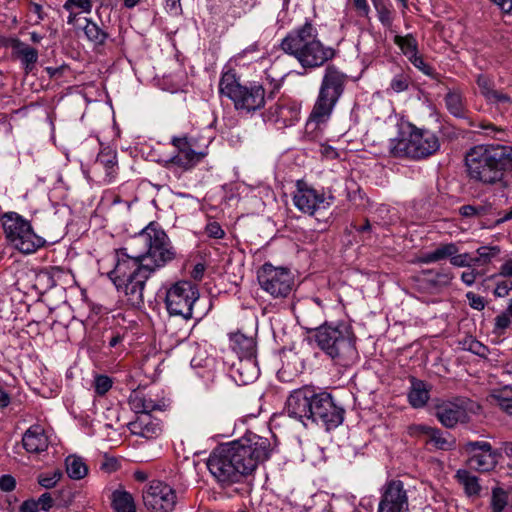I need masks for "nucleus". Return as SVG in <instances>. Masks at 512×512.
I'll use <instances>...</instances> for the list:
<instances>
[{
    "label": "nucleus",
    "instance_id": "nucleus-1",
    "mask_svg": "<svg viewBox=\"0 0 512 512\" xmlns=\"http://www.w3.org/2000/svg\"><path fill=\"white\" fill-rule=\"evenodd\" d=\"M176 251L164 230L150 223L129 247L116 250V264L108 276L117 291L123 292L125 301L133 308L144 304L147 280L158 269L174 260Z\"/></svg>",
    "mask_w": 512,
    "mask_h": 512
},
{
    "label": "nucleus",
    "instance_id": "nucleus-2",
    "mask_svg": "<svg viewBox=\"0 0 512 512\" xmlns=\"http://www.w3.org/2000/svg\"><path fill=\"white\" fill-rule=\"evenodd\" d=\"M271 452L269 439L248 433L239 440L215 448L207 460V467L221 486H230L251 475L259 464L270 458Z\"/></svg>",
    "mask_w": 512,
    "mask_h": 512
},
{
    "label": "nucleus",
    "instance_id": "nucleus-3",
    "mask_svg": "<svg viewBox=\"0 0 512 512\" xmlns=\"http://www.w3.org/2000/svg\"><path fill=\"white\" fill-rule=\"evenodd\" d=\"M289 417L304 423V419L323 425L327 430L338 427L344 420V409L338 406L332 395L317 393L311 387L294 390L286 401Z\"/></svg>",
    "mask_w": 512,
    "mask_h": 512
},
{
    "label": "nucleus",
    "instance_id": "nucleus-4",
    "mask_svg": "<svg viewBox=\"0 0 512 512\" xmlns=\"http://www.w3.org/2000/svg\"><path fill=\"white\" fill-rule=\"evenodd\" d=\"M466 175L474 183L493 185L501 182L512 164V146L482 144L471 147L464 157Z\"/></svg>",
    "mask_w": 512,
    "mask_h": 512
},
{
    "label": "nucleus",
    "instance_id": "nucleus-5",
    "mask_svg": "<svg viewBox=\"0 0 512 512\" xmlns=\"http://www.w3.org/2000/svg\"><path fill=\"white\" fill-rule=\"evenodd\" d=\"M281 49L294 56L304 68H316L334 57L335 51L317 39L314 26L306 22L289 33L281 42Z\"/></svg>",
    "mask_w": 512,
    "mask_h": 512
},
{
    "label": "nucleus",
    "instance_id": "nucleus-6",
    "mask_svg": "<svg viewBox=\"0 0 512 512\" xmlns=\"http://www.w3.org/2000/svg\"><path fill=\"white\" fill-rule=\"evenodd\" d=\"M308 329L315 331L313 337L317 346L336 364L346 367L357 359L355 336L347 328L322 324Z\"/></svg>",
    "mask_w": 512,
    "mask_h": 512
},
{
    "label": "nucleus",
    "instance_id": "nucleus-7",
    "mask_svg": "<svg viewBox=\"0 0 512 512\" xmlns=\"http://www.w3.org/2000/svg\"><path fill=\"white\" fill-rule=\"evenodd\" d=\"M347 76L334 65H328L321 82L316 103L310 113L307 127L324 123L331 115L344 92Z\"/></svg>",
    "mask_w": 512,
    "mask_h": 512
},
{
    "label": "nucleus",
    "instance_id": "nucleus-8",
    "mask_svg": "<svg viewBox=\"0 0 512 512\" xmlns=\"http://www.w3.org/2000/svg\"><path fill=\"white\" fill-rule=\"evenodd\" d=\"M390 152L395 157L420 160L434 155L440 148L438 136L426 128L408 124V133L401 139L390 141Z\"/></svg>",
    "mask_w": 512,
    "mask_h": 512
},
{
    "label": "nucleus",
    "instance_id": "nucleus-9",
    "mask_svg": "<svg viewBox=\"0 0 512 512\" xmlns=\"http://www.w3.org/2000/svg\"><path fill=\"white\" fill-rule=\"evenodd\" d=\"M219 91L234 103L237 110L253 112L261 109L265 104V90L262 85H241L235 73H223L219 82Z\"/></svg>",
    "mask_w": 512,
    "mask_h": 512
},
{
    "label": "nucleus",
    "instance_id": "nucleus-10",
    "mask_svg": "<svg viewBox=\"0 0 512 512\" xmlns=\"http://www.w3.org/2000/svg\"><path fill=\"white\" fill-rule=\"evenodd\" d=\"M2 225L8 241L24 254L34 253L46 243L33 231L30 222L16 212L5 213Z\"/></svg>",
    "mask_w": 512,
    "mask_h": 512
},
{
    "label": "nucleus",
    "instance_id": "nucleus-11",
    "mask_svg": "<svg viewBox=\"0 0 512 512\" xmlns=\"http://www.w3.org/2000/svg\"><path fill=\"white\" fill-rule=\"evenodd\" d=\"M199 298V291L190 281H178L166 292L165 304L171 316L192 318L193 305Z\"/></svg>",
    "mask_w": 512,
    "mask_h": 512
},
{
    "label": "nucleus",
    "instance_id": "nucleus-12",
    "mask_svg": "<svg viewBox=\"0 0 512 512\" xmlns=\"http://www.w3.org/2000/svg\"><path fill=\"white\" fill-rule=\"evenodd\" d=\"M260 287L275 298H285L292 291L294 280L287 268L265 263L257 273Z\"/></svg>",
    "mask_w": 512,
    "mask_h": 512
},
{
    "label": "nucleus",
    "instance_id": "nucleus-13",
    "mask_svg": "<svg viewBox=\"0 0 512 512\" xmlns=\"http://www.w3.org/2000/svg\"><path fill=\"white\" fill-rule=\"evenodd\" d=\"M334 201V196H325L304 180H298L296 191L293 195V203L304 214L314 216L321 211L329 210Z\"/></svg>",
    "mask_w": 512,
    "mask_h": 512
},
{
    "label": "nucleus",
    "instance_id": "nucleus-14",
    "mask_svg": "<svg viewBox=\"0 0 512 512\" xmlns=\"http://www.w3.org/2000/svg\"><path fill=\"white\" fill-rule=\"evenodd\" d=\"M143 502L150 512H172L178 497L170 485L160 480H153L143 491Z\"/></svg>",
    "mask_w": 512,
    "mask_h": 512
},
{
    "label": "nucleus",
    "instance_id": "nucleus-15",
    "mask_svg": "<svg viewBox=\"0 0 512 512\" xmlns=\"http://www.w3.org/2000/svg\"><path fill=\"white\" fill-rule=\"evenodd\" d=\"M470 403L466 398L441 401L435 405V416L444 427L452 429L457 424L469 422Z\"/></svg>",
    "mask_w": 512,
    "mask_h": 512
},
{
    "label": "nucleus",
    "instance_id": "nucleus-16",
    "mask_svg": "<svg viewBox=\"0 0 512 512\" xmlns=\"http://www.w3.org/2000/svg\"><path fill=\"white\" fill-rule=\"evenodd\" d=\"M463 450L468 455L467 465L479 472L492 470L498 462V454L491 444L486 441H468L463 444Z\"/></svg>",
    "mask_w": 512,
    "mask_h": 512
},
{
    "label": "nucleus",
    "instance_id": "nucleus-17",
    "mask_svg": "<svg viewBox=\"0 0 512 512\" xmlns=\"http://www.w3.org/2000/svg\"><path fill=\"white\" fill-rule=\"evenodd\" d=\"M379 512H409L408 496L402 481L392 480L386 484Z\"/></svg>",
    "mask_w": 512,
    "mask_h": 512
},
{
    "label": "nucleus",
    "instance_id": "nucleus-18",
    "mask_svg": "<svg viewBox=\"0 0 512 512\" xmlns=\"http://www.w3.org/2000/svg\"><path fill=\"white\" fill-rule=\"evenodd\" d=\"M171 144L178 150V154L173 156L170 161L183 169L192 168L205 157L204 153L196 152L193 149L192 139L187 136L173 137Z\"/></svg>",
    "mask_w": 512,
    "mask_h": 512
},
{
    "label": "nucleus",
    "instance_id": "nucleus-19",
    "mask_svg": "<svg viewBox=\"0 0 512 512\" xmlns=\"http://www.w3.org/2000/svg\"><path fill=\"white\" fill-rule=\"evenodd\" d=\"M132 434L146 439L158 437L162 432L161 421L149 413H142L136 419L128 424Z\"/></svg>",
    "mask_w": 512,
    "mask_h": 512
},
{
    "label": "nucleus",
    "instance_id": "nucleus-20",
    "mask_svg": "<svg viewBox=\"0 0 512 512\" xmlns=\"http://www.w3.org/2000/svg\"><path fill=\"white\" fill-rule=\"evenodd\" d=\"M64 273L63 268L56 266L41 269L34 273L33 287L43 294L55 287Z\"/></svg>",
    "mask_w": 512,
    "mask_h": 512
},
{
    "label": "nucleus",
    "instance_id": "nucleus-21",
    "mask_svg": "<svg viewBox=\"0 0 512 512\" xmlns=\"http://www.w3.org/2000/svg\"><path fill=\"white\" fill-rule=\"evenodd\" d=\"M22 444L28 453H40L48 448V438L40 425H32L25 431Z\"/></svg>",
    "mask_w": 512,
    "mask_h": 512
},
{
    "label": "nucleus",
    "instance_id": "nucleus-22",
    "mask_svg": "<svg viewBox=\"0 0 512 512\" xmlns=\"http://www.w3.org/2000/svg\"><path fill=\"white\" fill-rule=\"evenodd\" d=\"M233 378L239 385H247L258 376L255 358H239L232 366Z\"/></svg>",
    "mask_w": 512,
    "mask_h": 512
},
{
    "label": "nucleus",
    "instance_id": "nucleus-23",
    "mask_svg": "<svg viewBox=\"0 0 512 512\" xmlns=\"http://www.w3.org/2000/svg\"><path fill=\"white\" fill-rule=\"evenodd\" d=\"M128 404L137 416L142 413L151 414L155 410H163L164 406L153 401L151 398H147L143 391L139 389L133 390L130 393L128 397Z\"/></svg>",
    "mask_w": 512,
    "mask_h": 512
},
{
    "label": "nucleus",
    "instance_id": "nucleus-24",
    "mask_svg": "<svg viewBox=\"0 0 512 512\" xmlns=\"http://www.w3.org/2000/svg\"><path fill=\"white\" fill-rule=\"evenodd\" d=\"M487 401L494 406L499 407L507 414H512V386L505 385L499 388H493L487 397Z\"/></svg>",
    "mask_w": 512,
    "mask_h": 512
},
{
    "label": "nucleus",
    "instance_id": "nucleus-25",
    "mask_svg": "<svg viewBox=\"0 0 512 512\" xmlns=\"http://www.w3.org/2000/svg\"><path fill=\"white\" fill-rule=\"evenodd\" d=\"M11 48L15 51L17 56L21 59V62L26 70V72L32 71L37 60H38V51L30 47L29 45L23 43L21 40L17 38V40L11 41Z\"/></svg>",
    "mask_w": 512,
    "mask_h": 512
},
{
    "label": "nucleus",
    "instance_id": "nucleus-26",
    "mask_svg": "<svg viewBox=\"0 0 512 512\" xmlns=\"http://www.w3.org/2000/svg\"><path fill=\"white\" fill-rule=\"evenodd\" d=\"M409 403L413 408H422L429 400V389L424 381L411 378V388L408 393Z\"/></svg>",
    "mask_w": 512,
    "mask_h": 512
},
{
    "label": "nucleus",
    "instance_id": "nucleus-27",
    "mask_svg": "<svg viewBox=\"0 0 512 512\" xmlns=\"http://www.w3.org/2000/svg\"><path fill=\"white\" fill-rule=\"evenodd\" d=\"M425 444H432L438 450L449 451L455 448L456 440L449 433H444L436 427H431L426 436Z\"/></svg>",
    "mask_w": 512,
    "mask_h": 512
},
{
    "label": "nucleus",
    "instance_id": "nucleus-28",
    "mask_svg": "<svg viewBox=\"0 0 512 512\" xmlns=\"http://www.w3.org/2000/svg\"><path fill=\"white\" fill-rule=\"evenodd\" d=\"M231 340L233 349L239 354V358H255L256 342L253 337L238 332L232 336Z\"/></svg>",
    "mask_w": 512,
    "mask_h": 512
},
{
    "label": "nucleus",
    "instance_id": "nucleus-29",
    "mask_svg": "<svg viewBox=\"0 0 512 512\" xmlns=\"http://www.w3.org/2000/svg\"><path fill=\"white\" fill-rule=\"evenodd\" d=\"M456 253H458V247L456 244H441L434 251L422 254L418 258V261L424 264L434 263L446 258H450V256H453Z\"/></svg>",
    "mask_w": 512,
    "mask_h": 512
},
{
    "label": "nucleus",
    "instance_id": "nucleus-30",
    "mask_svg": "<svg viewBox=\"0 0 512 512\" xmlns=\"http://www.w3.org/2000/svg\"><path fill=\"white\" fill-rule=\"evenodd\" d=\"M449 113L457 118L466 117V107L462 94L458 91H449L444 98Z\"/></svg>",
    "mask_w": 512,
    "mask_h": 512
},
{
    "label": "nucleus",
    "instance_id": "nucleus-31",
    "mask_svg": "<svg viewBox=\"0 0 512 512\" xmlns=\"http://www.w3.org/2000/svg\"><path fill=\"white\" fill-rule=\"evenodd\" d=\"M112 507L115 512H136L132 495L123 490H115L112 493Z\"/></svg>",
    "mask_w": 512,
    "mask_h": 512
},
{
    "label": "nucleus",
    "instance_id": "nucleus-32",
    "mask_svg": "<svg viewBox=\"0 0 512 512\" xmlns=\"http://www.w3.org/2000/svg\"><path fill=\"white\" fill-rule=\"evenodd\" d=\"M512 276V261H507L503 267L502 272L499 276L495 277L496 287L494 288V294L497 297H505L509 294L512 289V281L509 279H502L503 277Z\"/></svg>",
    "mask_w": 512,
    "mask_h": 512
},
{
    "label": "nucleus",
    "instance_id": "nucleus-33",
    "mask_svg": "<svg viewBox=\"0 0 512 512\" xmlns=\"http://www.w3.org/2000/svg\"><path fill=\"white\" fill-rule=\"evenodd\" d=\"M425 281L431 288H440L448 286L453 278L449 270L442 269L440 271L424 270L422 272Z\"/></svg>",
    "mask_w": 512,
    "mask_h": 512
},
{
    "label": "nucleus",
    "instance_id": "nucleus-34",
    "mask_svg": "<svg viewBox=\"0 0 512 512\" xmlns=\"http://www.w3.org/2000/svg\"><path fill=\"white\" fill-rule=\"evenodd\" d=\"M457 480L463 485L465 493L469 496H479L481 486L478 477L472 475L468 470L460 469L456 472Z\"/></svg>",
    "mask_w": 512,
    "mask_h": 512
},
{
    "label": "nucleus",
    "instance_id": "nucleus-35",
    "mask_svg": "<svg viewBox=\"0 0 512 512\" xmlns=\"http://www.w3.org/2000/svg\"><path fill=\"white\" fill-rule=\"evenodd\" d=\"M67 475L74 480L84 478L88 473V467L83 459L74 455H70L65 460Z\"/></svg>",
    "mask_w": 512,
    "mask_h": 512
},
{
    "label": "nucleus",
    "instance_id": "nucleus-36",
    "mask_svg": "<svg viewBox=\"0 0 512 512\" xmlns=\"http://www.w3.org/2000/svg\"><path fill=\"white\" fill-rule=\"evenodd\" d=\"M95 164L102 167L105 170L106 177L111 180L117 168L116 153L112 150L101 151L96 158Z\"/></svg>",
    "mask_w": 512,
    "mask_h": 512
},
{
    "label": "nucleus",
    "instance_id": "nucleus-37",
    "mask_svg": "<svg viewBox=\"0 0 512 512\" xmlns=\"http://www.w3.org/2000/svg\"><path fill=\"white\" fill-rule=\"evenodd\" d=\"M85 25L83 31L89 41L96 45H103L108 37V34L91 19L85 18Z\"/></svg>",
    "mask_w": 512,
    "mask_h": 512
},
{
    "label": "nucleus",
    "instance_id": "nucleus-38",
    "mask_svg": "<svg viewBox=\"0 0 512 512\" xmlns=\"http://www.w3.org/2000/svg\"><path fill=\"white\" fill-rule=\"evenodd\" d=\"M394 43L401 49L402 53L408 59L419 53L418 42L412 34H407L405 36L396 35L394 37Z\"/></svg>",
    "mask_w": 512,
    "mask_h": 512
},
{
    "label": "nucleus",
    "instance_id": "nucleus-39",
    "mask_svg": "<svg viewBox=\"0 0 512 512\" xmlns=\"http://www.w3.org/2000/svg\"><path fill=\"white\" fill-rule=\"evenodd\" d=\"M512 316V300H510L505 312L501 313L495 318V326L493 333L500 336L511 324Z\"/></svg>",
    "mask_w": 512,
    "mask_h": 512
},
{
    "label": "nucleus",
    "instance_id": "nucleus-40",
    "mask_svg": "<svg viewBox=\"0 0 512 512\" xmlns=\"http://www.w3.org/2000/svg\"><path fill=\"white\" fill-rule=\"evenodd\" d=\"M508 504V494L500 487L492 490L491 509L493 512H502Z\"/></svg>",
    "mask_w": 512,
    "mask_h": 512
},
{
    "label": "nucleus",
    "instance_id": "nucleus-41",
    "mask_svg": "<svg viewBox=\"0 0 512 512\" xmlns=\"http://www.w3.org/2000/svg\"><path fill=\"white\" fill-rule=\"evenodd\" d=\"M411 83V78L408 73L403 70L394 75L390 82V89L395 93L406 91Z\"/></svg>",
    "mask_w": 512,
    "mask_h": 512
},
{
    "label": "nucleus",
    "instance_id": "nucleus-42",
    "mask_svg": "<svg viewBox=\"0 0 512 512\" xmlns=\"http://www.w3.org/2000/svg\"><path fill=\"white\" fill-rule=\"evenodd\" d=\"M490 207L487 205H463L459 208V214L465 218H480L488 214Z\"/></svg>",
    "mask_w": 512,
    "mask_h": 512
},
{
    "label": "nucleus",
    "instance_id": "nucleus-43",
    "mask_svg": "<svg viewBox=\"0 0 512 512\" xmlns=\"http://www.w3.org/2000/svg\"><path fill=\"white\" fill-rule=\"evenodd\" d=\"M63 477V472L60 469H56L52 473L40 474L37 478L38 484L46 489H51L56 486V484Z\"/></svg>",
    "mask_w": 512,
    "mask_h": 512
},
{
    "label": "nucleus",
    "instance_id": "nucleus-44",
    "mask_svg": "<svg viewBox=\"0 0 512 512\" xmlns=\"http://www.w3.org/2000/svg\"><path fill=\"white\" fill-rule=\"evenodd\" d=\"M378 14L379 21L385 26H391L392 17L390 9L383 0H371Z\"/></svg>",
    "mask_w": 512,
    "mask_h": 512
},
{
    "label": "nucleus",
    "instance_id": "nucleus-45",
    "mask_svg": "<svg viewBox=\"0 0 512 512\" xmlns=\"http://www.w3.org/2000/svg\"><path fill=\"white\" fill-rule=\"evenodd\" d=\"M470 125L477 126L481 129H483L485 131L484 132L485 135L495 137L496 139H498L500 141H503L504 136L507 135L504 130L496 127L492 123L480 122L478 125H475L473 122H471Z\"/></svg>",
    "mask_w": 512,
    "mask_h": 512
},
{
    "label": "nucleus",
    "instance_id": "nucleus-46",
    "mask_svg": "<svg viewBox=\"0 0 512 512\" xmlns=\"http://www.w3.org/2000/svg\"><path fill=\"white\" fill-rule=\"evenodd\" d=\"M112 387V380L105 375H98L94 380L95 392L102 396L106 394Z\"/></svg>",
    "mask_w": 512,
    "mask_h": 512
},
{
    "label": "nucleus",
    "instance_id": "nucleus-47",
    "mask_svg": "<svg viewBox=\"0 0 512 512\" xmlns=\"http://www.w3.org/2000/svg\"><path fill=\"white\" fill-rule=\"evenodd\" d=\"M409 61L423 74L434 77V69L424 61L423 57L419 55V53L411 57Z\"/></svg>",
    "mask_w": 512,
    "mask_h": 512
},
{
    "label": "nucleus",
    "instance_id": "nucleus-48",
    "mask_svg": "<svg viewBox=\"0 0 512 512\" xmlns=\"http://www.w3.org/2000/svg\"><path fill=\"white\" fill-rule=\"evenodd\" d=\"M473 260H475L473 258V256H471L470 254L468 253H464V254H454L453 256H450V262L453 266H456V267H470V266H474L473 264Z\"/></svg>",
    "mask_w": 512,
    "mask_h": 512
},
{
    "label": "nucleus",
    "instance_id": "nucleus-49",
    "mask_svg": "<svg viewBox=\"0 0 512 512\" xmlns=\"http://www.w3.org/2000/svg\"><path fill=\"white\" fill-rule=\"evenodd\" d=\"M465 344H467V349L475 355L480 357L487 356L488 348L478 340L470 338L469 340L465 341Z\"/></svg>",
    "mask_w": 512,
    "mask_h": 512
},
{
    "label": "nucleus",
    "instance_id": "nucleus-50",
    "mask_svg": "<svg viewBox=\"0 0 512 512\" xmlns=\"http://www.w3.org/2000/svg\"><path fill=\"white\" fill-rule=\"evenodd\" d=\"M73 7H78L82 9L83 12L90 13L92 10V1L91 0H67L63 8L67 11L71 10Z\"/></svg>",
    "mask_w": 512,
    "mask_h": 512
},
{
    "label": "nucleus",
    "instance_id": "nucleus-51",
    "mask_svg": "<svg viewBox=\"0 0 512 512\" xmlns=\"http://www.w3.org/2000/svg\"><path fill=\"white\" fill-rule=\"evenodd\" d=\"M495 250V248H489V247H480L477 250V256H474L473 258V264L475 265H483L487 263L490 258L495 254L492 253V251Z\"/></svg>",
    "mask_w": 512,
    "mask_h": 512
},
{
    "label": "nucleus",
    "instance_id": "nucleus-52",
    "mask_svg": "<svg viewBox=\"0 0 512 512\" xmlns=\"http://www.w3.org/2000/svg\"><path fill=\"white\" fill-rule=\"evenodd\" d=\"M205 231H206V234L210 238H214V239H221L225 235L224 230L222 229L220 224L217 223V222H210V223H208L206 225Z\"/></svg>",
    "mask_w": 512,
    "mask_h": 512
},
{
    "label": "nucleus",
    "instance_id": "nucleus-53",
    "mask_svg": "<svg viewBox=\"0 0 512 512\" xmlns=\"http://www.w3.org/2000/svg\"><path fill=\"white\" fill-rule=\"evenodd\" d=\"M477 84L480 88L481 94L488 99L494 91L491 86L490 79L484 75H480L477 79Z\"/></svg>",
    "mask_w": 512,
    "mask_h": 512
},
{
    "label": "nucleus",
    "instance_id": "nucleus-54",
    "mask_svg": "<svg viewBox=\"0 0 512 512\" xmlns=\"http://www.w3.org/2000/svg\"><path fill=\"white\" fill-rule=\"evenodd\" d=\"M39 510L48 512L54 504V498L48 492L43 493L38 500H36Z\"/></svg>",
    "mask_w": 512,
    "mask_h": 512
},
{
    "label": "nucleus",
    "instance_id": "nucleus-55",
    "mask_svg": "<svg viewBox=\"0 0 512 512\" xmlns=\"http://www.w3.org/2000/svg\"><path fill=\"white\" fill-rule=\"evenodd\" d=\"M430 429H431V426H428V425L414 424V425L409 426L408 431L411 436L421 437V436H427Z\"/></svg>",
    "mask_w": 512,
    "mask_h": 512
},
{
    "label": "nucleus",
    "instance_id": "nucleus-56",
    "mask_svg": "<svg viewBox=\"0 0 512 512\" xmlns=\"http://www.w3.org/2000/svg\"><path fill=\"white\" fill-rule=\"evenodd\" d=\"M466 297L467 299L469 300V304L472 308L476 309V310H483L484 307H485V301H484V298L473 293V292H468L466 294Z\"/></svg>",
    "mask_w": 512,
    "mask_h": 512
},
{
    "label": "nucleus",
    "instance_id": "nucleus-57",
    "mask_svg": "<svg viewBox=\"0 0 512 512\" xmlns=\"http://www.w3.org/2000/svg\"><path fill=\"white\" fill-rule=\"evenodd\" d=\"M16 487V480L12 475L6 474L0 478V489L5 492H10Z\"/></svg>",
    "mask_w": 512,
    "mask_h": 512
},
{
    "label": "nucleus",
    "instance_id": "nucleus-58",
    "mask_svg": "<svg viewBox=\"0 0 512 512\" xmlns=\"http://www.w3.org/2000/svg\"><path fill=\"white\" fill-rule=\"evenodd\" d=\"M119 463L114 457L105 456L104 461L101 463L100 468L106 472H114L118 469Z\"/></svg>",
    "mask_w": 512,
    "mask_h": 512
},
{
    "label": "nucleus",
    "instance_id": "nucleus-59",
    "mask_svg": "<svg viewBox=\"0 0 512 512\" xmlns=\"http://www.w3.org/2000/svg\"><path fill=\"white\" fill-rule=\"evenodd\" d=\"M39 508L36 500L29 499L24 501L20 506V512H38Z\"/></svg>",
    "mask_w": 512,
    "mask_h": 512
},
{
    "label": "nucleus",
    "instance_id": "nucleus-60",
    "mask_svg": "<svg viewBox=\"0 0 512 512\" xmlns=\"http://www.w3.org/2000/svg\"><path fill=\"white\" fill-rule=\"evenodd\" d=\"M488 101L492 103H506L510 101V97L507 94L494 90L491 96L488 98Z\"/></svg>",
    "mask_w": 512,
    "mask_h": 512
},
{
    "label": "nucleus",
    "instance_id": "nucleus-61",
    "mask_svg": "<svg viewBox=\"0 0 512 512\" xmlns=\"http://www.w3.org/2000/svg\"><path fill=\"white\" fill-rule=\"evenodd\" d=\"M354 7L357 9L360 16H367L369 13V6L366 0H352Z\"/></svg>",
    "mask_w": 512,
    "mask_h": 512
},
{
    "label": "nucleus",
    "instance_id": "nucleus-62",
    "mask_svg": "<svg viewBox=\"0 0 512 512\" xmlns=\"http://www.w3.org/2000/svg\"><path fill=\"white\" fill-rule=\"evenodd\" d=\"M205 265L197 263L191 271V277L196 281H201L204 275Z\"/></svg>",
    "mask_w": 512,
    "mask_h": 512
},
{
    "label": "nucleus",
    "instance_id": "nucleus-63",
    "mask_svg": "<svg viewBox=\"0 0 512 512\" xmlns=\"http://www.w3.org/2000/svg\"><path fill=\"white\" fill-rule=\"evenodd\" d=\"M493 2L500 7L504 14H510L512 11V0H493Z\"/></svg>",
    "mask_w": 512,
    "mask_h": 512
},
{
    "label": "nucleus",
    "instance_id": "nucleus-64",
    "mask_svg": "<svg viewBox=\"0 0 512 512\" xmlns=\"http://www.w3.org/2000/svg\"><path fill=\"white\" fill-rule=\"evenodd\" d=\"M476 275L477 273L474 270L465 271L462 273L461 279L466 285L470 286L475 282Z\"/></svg>",
    "mask_w": 512,
    "mask_h": 512
}]
</instances>
